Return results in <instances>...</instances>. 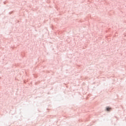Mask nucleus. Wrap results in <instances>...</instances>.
<instances>
[{"instance_id":"nucleus-1","label":"nucleus","mask_w":126,"mask_h":126,"mask_svg":"<svg viewBox=\"0 0 126 126\" xmlns=\"http://www.w3.org/2000/svg\"><path fill=\"white\" fill-rule=\"evenodd\" d=\"M112 110V108L111 107H106V111L108 112H110Z\"/></svg>"}]
</instances>
